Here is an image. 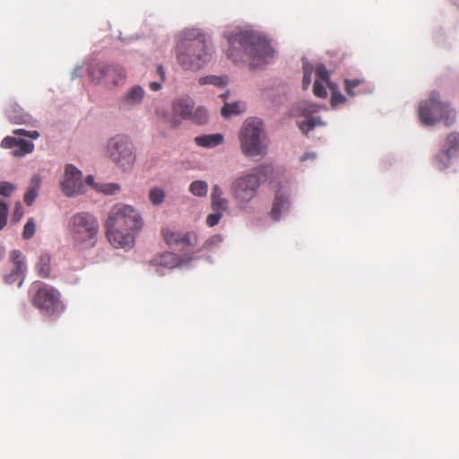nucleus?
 Returning a JSON list of instances; mask_svg holds the SVG:
<instances>
[{"mask_svg": "<svg viewBox=\"0 0 459 459\" xmlns=\"http://www.w3.org/2000/svg\"><path fill=\"white\" fill-rule=\"evenodd\" d=\"M227 56L233 62L251 61L254 65L266 63L273 56L270 41L261 33L248 29H238L228 36Z\"/></svg>", "mask_w": 459, "mask_h": 459, "instance_id": "nucleus-1", "label": "nucleus"}, {"mask_svg": "<svg viewBox=\"0 0 459 459\" xmlns=\"http://www.w3.org/2000/svg\"><path fill=\"white\" fill-rule=\"evenodd\" d=\"M104 227L109 242L115 247H132L134 233L143 229V220L133 206L117 204L109 210Z\"/></svg>", "mask_w": 459, "mask_h": 459, "instance_id": "nucleus-2", "label": "nucleus"}, {"mask_svg": "<svg viewBox=\"0 0 459 459\" xmlns=\"http://www.w3.org/2000/svg\"><path fill=\"white\" fill-rule=\"evenodd\" d=\"M181 37L175 50L177 62L183 70L198 71L211 58L207 36L197 29H188Z\"/></svg>", "mask_w": 459, "mask_h": 459, "instance_id": "nucleus-3", "label": "nucleus"}, {"mask_svg": "<svg viewBox=\"0 0 459 459\" xmlns=\"http://www.w3.org/2000/svg\"><path fill=\"white\" fill-rule=\"evenodd\" d=\"M68 228L75 246L82 248L95 247L100 226L93 214L86 212L74 214L69 220Z\"/></svg>", "mask_w": 459, "mask_h": 459, "instance_id": "nucleus-4", "label": "nucleus"}, {"mask_svg": "<svg viewBox=\"0 0 459 459\" xmlns=\"http://www.w3.org/2000/svg\"><path fill=\"white\" fill-rule=\"evenodd\" d=\"M419 117L421 122L427 126H433L438 121H443L446 126H451L456 122V111L449 102L441 101L440 94L432 91L428 100L422 101L419 108Z\"/></svg>", "mask_w": 459, "mask_h": 459, "instance_id": "nucleus-5", "label": "nucleus"}, {"mask_svg": "<svg viewBox=\"0 0 459 459\" xmlns=\"http://www.w3.org/2000/svg\"><path fill=\"white\" fill-rule=\"evenodd\" d=\"M240 149L247 157L264 156L266 151L263 123L257 118L247 119L239 134Z\"/></svg>", "mask_w": 459, "mask_h": 459, "instance_id": "nucleus-6", "label": "nucleus"}, {"mask_svg": "<svg viewBox=\"0 0 459 459\" xmlns=\"http://www.w3.org/2000/svg\"><path fill=\"white\" fill-rule=\"evenodd\" d=\"M263 167H257L248 173L241 174L231 184L230 192L238 208L246 209L254 200L261 185L258 176Z\"/></svg>", "mask_w": 459, "mask_h": 459, "instance_id": "nucleus-7", "label": "nucleus"}, {"mask_svg": "<svg viewBox=\"0 0 459 459\" xmlns=\"http://www.w3.org/2000/svg\"><path fill=\"white\" fill-rule=\"evenodd\" d=\"M107 155L119 168L128 169L136 160V151L131 139L125 134H117L107 143Z\"/></svg>", "mask_w": 459, "mask_h": 459, "instance_id": "nucleus-8", "label": "nucleus"}, {"mask_svg": "<svg viewBox=\"0 0 459 459\" xmlns=\"http://www.w3.org/2000/svg\"><path fill=\"white\" fill-rule=\"evenodd\" d=\"M36 290L32 299V304L42 314L47 316H56L64 310V304L61 300L60 293L54 287L38 282L33 284Z\"/></svg>", "mask_w": 459, "mask_h": 459, "instance_id": "nucleus-9", "label": "nucleus"}, {"mask_svg": "<svg viewBox=\"0 0 459 459\" xmlns=\"http://www.w3.org/2000/svg\"><path fill=\"white\" fill-rule=\"evenodd\" d=\"M89 74L92 81L108 87L122 84L126 80V72L122 66L105 63L92 65Z\"/></svg>", "mask_w": 459, "mask_h": 459, "instance_id": "nucleus-10", "label": "nucleus"}, {"mask_svg": "<svg viewBox=\"0 0 459 459\" xmlns=\"http://www.w3.org/2000/svg\"><path fill=\"white\" fill-rule=\"evenodd\" d=\"M161 235L165 242L171 247H195L198 242L197 234L195 231H172L169 229H163Z\"/></svg>", "mask_w": 459, "mask_h": 459, "instance_id": "nucleus-11", "label": "nucleus"}, {"mask_svg": "<svg viewBox=\"0 0 459 459\" xmlns=\"http://www.w3.org/2000/svg\"><path fill=\"white\" fill-rule=\"evenodd\" d=\"M82 173L74 166L69 164L65 168V178L62 181V188L65 195L73 196L82 190Z\"/></svg>", "mask_w": 459, "mask_h": 459, "instance_id": "nucleus-12", "label": "nucleus"}, {"mask_svg": "<svg viewBox=\"0 0 459 459\" xmlns=\"http://www.w3.org/2000/svg\"><path fill=\"white\" fill-rule=\"evenodd\" d=\"M319 109L320 106L315 103L305 102L301 104L300 114L305 117L306 119L299 122V127L305 134H307L316 126H323L325 125L319 117L312 116L317 113Z\"/></svg>", "mask_w": 459, "mask_h": 459, "instance_id": "nucleus-13", "label": "nucleus"}, {"mask_svg": "<svg viewBox=\"0 0 459 459\" xmlns=\"http://www.w3.org/2000/svg\"><path fill=\"white\" fill-rule=\"evenodd\" d=\"M443 148L444 152L437 157V163L440 169L447 168L451 158L459 154V133L452 132L447 134Z\"/></svg>", "mask_w": 459, "mask_h": 459, "instance_id": "nucleus-14", "label": "nucleus"}, {"mask_svg": "<svg viewBox=\"0 0 459 459\" xmlns=\"http://www.w3.org/2000/svg\"><path fill=\"white\" fill-rule=\"evenodd\" d=\"M10 259L12 260L14 265V269L12 271L11 273L4 276V281L7 284H13L19 280L18 285L21 286L26 271L24 257L21 251L13 250L10 254Z\"/></svg>", "mask_w": 459, "mask_h": 459, "instance_id": "nucleus-15", "label": "nucleus"}, {"mask_svg": "<svg viewBox=\"0 0 459 459\" xmlns=\"http://www.w3.org/2000/svg\"><path fill=\"white\" fill-rule=\"evenodd\" d=\"M1 146L5 149H13L14 156H24L30 153L34 144L23 139H17L13 136H6L2 140Z\"/></svg>", "mask_w": 459, "mask_h": 459, "instance_id": "nucleus-16", "label": "nucleus"}, {"mask_svg": "<svg viewBox=\"0 0 459 459\" xmlns=\"http://www.w3.org/2000/svg\"><path fill=\"white\" fill-rule=\"evenodd\" d=\"M290 206L289 196L281 190H278L270 212L271 218L273 221H278L281 218V212L288 211Z\"/></svg>", "mask_w": 459, "mask_h": 459, "instance_id": "nucleus-17", "label": "nucleus"}, {"mask_svg": "<svg viewBox=\"0 0 459 459\" xmlns=\"http://www.w3.org/2000/svg\"><path fill=\"white\" fill-rule=\"evenodd\" d=\"M194 101L190 98L177 100L172 105V112L183 119H189L194 110Z\"/></svg>", "mask_w": 459, "mask_h": 459, "instance_id": "nucleus-18", "label": "nucleus"}, {"mask_svg": "<svg viewBox=\"0 0 459 459\" xmlns=\"http://www.w3.org/2000/svg\"><path fill=\"white\" fill-rule=\"evenodd\" d=\"M144 97V91L141 86L132 87L120 100V108H129L140 104Z\"/></svg>", "mask_w": 459, "mask_h": 459, "instance_id": "nucleus-19", "label": "nucleus"}, {"mask_svg": "<svg viewBox=\"0 0 459 459\" xmlns=\"http://www.w3.org/2000/svg\"><path fill=\"white\" fill-rule=\"evenodd\" d=\"M150 264L155 266H163L168 268H174L178 265L176 255L171 252H163L155 255L151 261Z\"/></svg>", "mask_w": 459, "mask_h": 459, "instance_id": "nucleus-20", "label": "nucleus"}, {"mask_svg": "<svg viewBox=\"0 0 459 459\" xmlns=\"http://www.w3.org/2000/svg\"><path fill=\"white\" fill-rule=\"evenodd\" d=\"M195 141L199 146L212 148L223 142V135L221 134H204L195 137Z\"/></svg>", "mask_w": 459, "mask_h": 459, "instance_id": "nucleus-21", "label": "nucleus"}, {"mask_svg": "<svg viewBox=\"0 0 459 459\" xmlns=\"http://www.w3.org/2000/svg\"><path fill=\"white\" fill-rule=\"evenodd\" d=\"M36 270L38 274L41 278L50 277L51 273V257L48 254H41L39 257V261L36 264Z\"/></svg>", "mask_w": 459, "mask_h": 459, "instance_id": "nucleus-22", "label": "nucleus"}, {"mask_svg": "<svg viewBox=\"0 0 459 459\" xmlns=\"http://www.w3.org/2000/svg\"><path fill=\"white\" fill-rule=\"evenodd\" d=\"M40 180L38 176H34L31 179V186L28 188L24 195V202L27 205H31L38 195Z\"/></svg>", "mask_w": 459, "mask_h": 459, "instance_id": "nucleus-23", "label": "nucleus"}, {"mask_svg": "<svg viewBox=\"0 0 459 459\" xmlns=\"http://www.w3.org/2000/svg\"><path fill=\"white\" fill-rule=\"evenodd\" d=\"M365 83V80L363 79H346L344 81V89L348 95L353 97L357 94L363 93L364 91H355V89L359 88L362 84Z\"/></svg>", "mask_w": 459, "mask_h": 459, "instance_id": "nucleus-24", "label": "nucleus"}, {"mask_svg": "<svg viewBox=\"0 0 459 459\" xmlns=\"http://www.w3.org/2000/svg\"><path fill=\"white\" fill-rule=\"evenodd\" d=\"M188 120L193 121L198 125H204L208 121V113L203 107L195 108L192 112V116Z\"/></svg>", "mask_w": 459, "mask_h": 459, "instance_id": "nucleus-25", "label": "nucleus"}, {"mask_svg": "<svg viewBox=\"0 0 459 459\" xmlns=\"http://www.w3.org/2000/svg\"><path fill=\"white\" fill-rule=\"evenodd\" d=\"M189 191L195 196H205L208 191V185L205 181L196 180L190 184Z\"/></svg>", "mask_w": 459, "mask_h": 459, "instance_id": "nucleus-26", "label": "nucleus"}, {"mask_svg": "<svg viewBox=\"0 0 459 459\" xmlns=\"http://www.w3.org/2000/svg\"><path fill=\"white\" fill-rule=\"evenodd\" d=\"M328 88L332 91L331 106L337 107L346 101V98L340 92L338 86L335 83H329Z\"/></svg>", "mask_w": 459, "mask_h": 459, "instance_id": "nucleus-27", "label": "nucleus"}, {"mask_svg": "<svg viewBox=\"0 0 459 459\" xmlns=\"http://www.w3.org/2000/svg\"><path fill=\"white\" fill-rule=\"evenodd\" d=\"M198 82L200 85L204 84H212L216 86H223L227 83L226 80L223 77L215 76V75H208L199 78Z\"/></svg>", "mask_w": 459, "mask_h": 459, "instance_id": "nucleus-28", "label": "nucleus"}, {"mask_svg": "<svg viewBox=\"0 0 459 459\" xmlns=\"http://www.w3.org/2000/svg\"><path fill=\"white\" fill-rule=\"evenodd\" d=\"M221 116L224 117H230L232 115H238L241 113L238 102L225 103L221 110Z\"/></svg>", "mask_w": 459, "mask_h": 459, "instance_id": "nucleus-29", "label": "nucleus"}, {"mask_svg": "<svg viewBox=\"0 0 459 459\" xmlns=\"http://www.w3.org/2000/svg\"><path fill=\"white\" fill-rule=\"evenodd\" d=\"M165 193L162 189L155 187L149 192V200L154 205H159L164 201Z\"/></svg>", "mask_w": 459, "mask_h": 459, "instance_id": "nucleus-30", "label": "nucleus"}, {"mask_svg": "<svg viewBox=\"0 0 459 459\" xmlns=\"http://www.w3.org/2000/svg\"><path fill=\"white\" fill-rule=\"evenodd\" d=\"M316 80H318L321 82H325L327 85L331 83L329 82V73L326 67L323 65H319L316 67Z\"/></svg>", "mask_w": 459, "mask_h": 459, "instance_id": "nucleus-31", "label": "nucleus"}, {"mask_svg": "<svg viewBox=\"0 0 459 459\" xmlns=\"http://www.w3.org/2000/svg\"><path fill=\"white\" fill-rule=\"evenodd\" d=\"M303 80H302V87L304 90H307L311 83V75L313 71V66L310 64H303Z\"/></svg>", "mask_w": 459, "mask_h": 459, "instance_id": "nucleus-32", "label": "nucleus"}, {"mask_svg": "<svg viewBox=\"0 0 459 459\" xmlns=\"http://www.w3.org/2000/svg\"><path fill=\"white\" fill-rule=\"evenodd\" d=\"M8 204L5 201L0 200V230H3L7 223Z\"/></svg>", "mask_w": 459, "mask_h": 459, "instance_id": "nucleus-33", "label": "nucleus"}, {"mask_svg": "<svg viewBox=\"0 0 459 459\" xmlns=\"http://www.w3.org/2000/svg\"><path fill=\"white\" fill-rule=\"evenodd\" d=\"M120 186L115 183L101 184L98 186V190L105 195H114L118 192Z\"/></svg>", "mask_w": 459, "mask_h": 459, "instance_id": "nucleus-34", "label": "nucleus"}, {"mask_svg": "<svg viewBox=\"0 0 459 459\" xmlns=\"http://www.w3.org/2000/svg\"><path fill=\"white\" fill-rule=\"evenodd\" d=\"M229 202L227 199L221 197L212 199V207L214 211L224 212L228 209Z\"/></svg>", "mask_w": 459, "mask_h": 459, "instance_id": "nucleus-35", "label": "nucleus"}, {"mask_svg": "<svg viewBox=\"0 0 459 459\" xmlns=\"http://www.w3.org/2000/svg\"><path fill=\"white\" fill-rule=\"evenodd\" d=\"M36 225L33 219H29L23 228L22 236L25 239L31 238L35 234Z\"/></svg>", "mask_w": 459, "mask_h": 459, "instance_id": "nucleus-36", "label": "nucleus"}, {"mask_svg": "<svg viewBox=\"0 0 459 459\" xmlns=\"http://www.w3.org/2000/svg\"><path fill=\"white\" fill-rule=\"evenodd\" d=\"M324 82H319L318 80L315 81L313 86V93L315 96L325 99L327 95L326 90L323 84Z\"/></svg>", "mask_w": 459, "mask_h": 459, "instance_id": "nucleus-37", "label": "nucleus"}, {"mask_svg": "<svg viewBox=\"0 0 459 459\" xmlns=\"http://www.w3.org/2000/svg\"><path fill=\"white\" fill-rule=\"evenodd\" d=\"M16 189L15 186L12 183L3 181L0 182V195L5 197L10 196Z\"/></svg>", "mask_w": 459, "mask_h": 459, "instance_id": "nucleus-38", "label": "nucleus"}, {"mask_svg": "<svg viewBox=\"0 0 459 459\" xmlns=\"http://www.w3.org/2000/svg\"><path fill=\"white\" fill-rule=\"evenodd\" d=\"M157 73L160 77V82H152L150 83V89L153 91H157L161 88V82L165 81V71L161 65L157 66Z\"/></svg>", "mask_w": 459, "mask_h": 459, "instance_id": "nucleus-39", "label": "nucleus"}, {"mask_svg": "<svg viewBox=\"0 0 459 459\" xmlns=\"http://www.w3.org/2000/svg\"><path fill=\"white\" fill-rule=\"evenodd\" d=\"M221 217H222V212L215 211L214 213H211L207 216L206 224L209 227H214L219 223Z\"/></svg>", "mask_w": 459, "mask_h": 459, "instance_id": "nucleus-40", "label": "nucleus"}, {"mask_svg": "<svg viewBox=\"0 0 459 459\" xmlns=\"http://www.w3.org/2000/svg\"><path fill=\"white\" fill-rule=\"evenodd\" d=\"M221 241V238L219 235H213L206 239L199 251L209 248L212 246H217Z\"/></svg>", "mask_w": 459, "mask_h": 459, "instance_id": "nucleus-41", "label": "nucleus"}, {"mask_svg": "<svg viewBox=\"0 0 459 459\" xmlns=\"http://www.w3.org/2000/svg\"><path fill=\"white\" fill-rule=\"evenodd\" d=\"M14 134L27 136L32 139H37L39 136L38 131H26L24 129H17L13 131Z\"/></svg>", "mask_w": 459, "mask_h": 459, "instance_id": "nucleus-42", "label": "nucleus"}, {"mask_svg": "<svg viewBox=\"0 0 459 459\" xmlns=\"http://www.w3.org/2000/svg\"><path fill=\"white\" fill-rule=\"evenodd\" d=\"M23 216V208L20 202L15 204L13 214V220L17 222L19 221L22 217Z\"/></svg>", "mask_w": 459, "mask_h": 459, "instance_id": "nucleus-43", "label": "nucleus"}, {"mask_svg": "<svg viewBox=\"0 0 459 459\" xmlns=\"http://www.w3.org/2000/svg\"><path fill=\"white\" fill-rule=\"evenodd\" d=\"M222 195V189L218 185L213 186L211 199L221 197Z\"/></svg>", "mask_w": 459, "mask_h": 459, "instance_id": "nucleus-44", "label": "nucleus"}, {"mask_svg": "<svg viewBox=\"0 0 459 459\" xmlns=\"http://www.w3.org/2000/svg\"><path fill=\"white\" fill-rule=\"evenodd\" d=\"M10 119L16 123V124H22V123H24L25 120L22 117H10Z\"/></svg>", "mask_w": 459, "mask_h": 459, "instance_id": "nucleus-45", "label": "nucleus"}, {"mask_svg": "<svg viewBox=\"0 0 459 459\" xmlns=\"http://www.w3.org/2000/svg\"><path fill=\"white\" fill-rule=\"evenodd\" d=\"M169 123L171 127H176L178 126V122L175 119H171Z\"/></svg>", "mask_w": 459, "mask_h": 459, "instance_id": "nucleus-46", "label": "nucleus"}, {"mask_svg": "<svg viewBox=\"0 0 459 459\" xmlns=\"http://www.w3.org/2000/svg\"><path fill=\"white\" fill-rule=\"evenodd\" d=\"M86 181L88 184L91 185L93 181V178L91 176H89V177H87Z\"/></svg>", "mask_w": 459, "mask_h": 459, "instance_id": "nucleus-47", "label": "nucleus"}, {"mask_svg": "<svg viewBox=\"0 0 459 459\" xmlns=\"http://www.w3.org/2000/svg\"><path fill=\"white\" fill-rule=\"evenodd\" d=\"M307 158H308V154H306V156H305V157H303L302 160H306V159H307Z\"/></svg>", "mask_w": 459, "mask_h": 459, "instance_id": "nucleus-48", "label": "nucleus"}, {"mask_svg": "<svg viewBox=\"0 0 459 459\" xmlns=\"http://www.w3.org/2000/svg\"><path fill=\"white\" fill-rule=\"evenodd\" d=\"M221 97H222V98H226V97H227V95H226V94H221Z\"/></svg>", "mask_w": 459, "mask_h": 459, "instance_id": "nucleus-49", "label": "nucleus"}]
</instances>
